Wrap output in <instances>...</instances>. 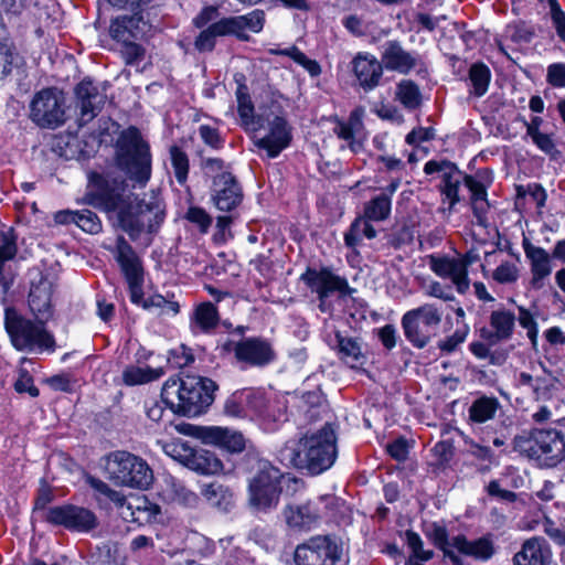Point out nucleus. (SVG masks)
Masks as SVG:
<instances>
[{
	"label": "nucleus",
	"instance_id": "nucleus-1",
	"mask_svg": "<svg viewBox=\"0 0 565 565\" xmlns=\"http://www.w3.org/2000/svg\"><path fill=\"white\" fill-rule=\"evenodd\" d=\"M89 204L107 213H116L117 225L137 241L142 232L154 234L166 218V204L159 190H151L142 199L126 194L127 183L113 172L92 173Z\"/></svg>",
	"mask_w": 565,
	"mask_h": 565
},
{
	"label": "nucleus",
	"instance_id": "nucleus-2",
	"mask_svg": "<svg viewBox=\"0 0 565 565\" xmlns=\"http://www.w3.org/2000/svg\"><path fill=\"white\" fill-rule=\"evenodd\" d=\"M337 436L331 424L299 440L287 441L278 451L277 460L287 468H295L317 476L328 470L337 458Z\"/></svg>",
	"mask_w": 565,
	"mask_h": 565
},
{
	"label": "nucleus",
	"instance_id": "nucleus-3",
	"mask_svg": "<svg viewBox=\"0 0 565 565\" xmlns=\"http://www.w3.org/2000/svg\"><path fill=\"white\" fill-rule=\"evenodd\" d=\"M216 390V383L207 377L169 379L163 384L161 398L174 414L193 417L213 403Z\"/></svg>",
	"mask_w": 565,
	"mask_h": 565
},
{
	"label": "nucleus",
	"instance_id": "nucleus-4",
	"mask_svg": "<svg viewBox=\"0 0 565 565\" xmlns=\"http://www.w3.org/2000/svg\"><path fill=\"white\" fill-rule=\"evenodd\" d=\"M345 508L332 495L319 497L301 504H287L281 511L285 523L290 529L310 530L318 527L322 520L328 525L348 526Z\"/></svg>",
	"mask_w": 565,
	"mask_h": 565
},
{
	"label": "nucleus",
	"instance_id": "nucleus-5",
	"mask_svg": "<svg viewBox=\"0 0 565 565\" xmlns=\"http://www.w3.org/2000/svg\"><path fill=\"white\" fill-rule=\"evenodd\" d=\"M151 24L141 12L120 14L111 19L109 36L116 44V51L126 65L138 67L146 57L147 50L142 40L147 36Z\"/></svg>",
	"mask_w": 565,
	"mask_h": 565
},
{
	"label": "nucleus",
	"instance_id": "nucleus-6",
	"mask_svg": "<svg viewBox=\"0 0 565 565\" xmlns=\"http://www.w3.org/2000/svg\"><path fill=\"white\" fill-rule=\"evenodd\" d=\"M151 152L140 130L130 126L122 130L116 141V163L126 175L145 186L151 177Z\"/></svg>",
	"mask_w": 565,
	"mask_h": 565
},
{
	"label": "nucleus",
	"instance_id": "nucleus-7",
	"mask_svg": "<svg viewBox=\"0 0 565 565\" xmlns=\"http://www.w3.org/2000/svg\"><path fill=\"white\" fill-rule=\"evenodd\" d=\"M4 329L13 348L20 352L47 351L56 348L54 335L45 328L46 321H35L22 316L15 308L4 310Z\"/></svg>",
	"mask_w": 565,
	"mask_h": 565
},
{
	"label": "nucleus",
	"instance_id": "nucleus-8",
	"mask_svg": "<svg viewBox=\"0 0 565 565\" xmlns=\"http://www.w3.org/2000/svg\"><path fill=\"white\" fill-rule=\"evenodd\" d=\"M514 450L530 459L540 460L554 467L565 457V440L558 429H533L529 434L515 436Z\"/></svg>",
	"mask_w": 565,
	"mask_h": 565
},
{
	"label": "nucleus",
	"instance_id": "nucleus-9",
	"mask_svg": "<svg viewBox=\"0 0 565 565\" xmlns=\"http://www.w3.org/2000/svg\"><path fill=\"white\" fill-rule=\"evenodd\" d=\"M443 309L436 303H423L406 311L401 319L405 339L416 349L426 348L438 333Z\"/></svg>",
	"mask_w": 565,
	"mask_h": 565
},
{
	"label": "nucleus",
	"instance_id": "nucleus-10",
	"mask_svg": "<svg viewBox=\"0 0 565 565\" xmlns=\"http://www.w3.org/2000/svg\"><path fill=\"white\" fill-rule=\"evenodd\" d=\"M105 470L110 480L120 486L147 489L153 481V473L142 458L124 450L110 452Z\"/></svg>",
	"mask_w": 565,
	"mask_h": 565
},
{
	"label": "nucleus",
	"instance_id": "nucleus-11",
	"mask_svg": "<svg viewBox=\"0 0 565 565\" xmlns=\"http://www.w3.org/2000/svg\"><path fill=\"white\" fill-rule=\"evenodd\" d=\"M286 475L269 462L260 463L249 480V504L258 512H269L277 508L282 492L281 482Z\"/></svg>",
	"mask_w": 565,
	"mask_h": 565
},
{
	"label": "nucleus",
	"instance_id": "nucleus-12",
	"mask_svg": "<svg viewBox=\"0 0 565 565\" xmlns=\"http://www.w3.org/2000/svg\"><path fill=\"white\" fill-rule=\"evenodd\" d=\"M224 413L231 417L273 422L276 419L267 394L258 388H243L231 394L224 403Z\"/></svg>",
	"mask_w": 565,
	"mask_h": 565
},
{
	"label": "nucleus",
	"instance_id": "nucleus-13",
	"mask_svg": "<svg viewBox=\"0 0 565 565\" xmlns=\"http://www.w3.org/2000/svg\"><path fill=\"white\" fill-rule=\"evenodd\" d=\"M345 552V543L335 533L317 535L297 546L296 565H335Z\"/></svg>",
	"mask_w": 565,
	"mask_h": 565
},
{
	"label": "nucleus",
	"instance_id": "nucleus-14",
	"mask_svg": "<svg viewBox=\"0 0 565 565\" xmlns=\"http://www.w3.org/2000/svg\"><path fill=\"white\" fill-rule=\"evenodd\" d=\"M30 119L40 128L56 129L66 121L65 96L56 87L39 90L30 103Z\"/></svg>",
	"mask_w": 565,
	"mask_h": 565
},
{
	"label": "nucleus",
	"instance_id": "nucleus-15",
	"mask_svg": "<svg viewBox=\"0 0 565 565\" xmlns=\"http://www.w3.org/2000/svg\"><path fill=\"white\" fill-rule=\"evenodd\" d=\"M262 122L263 126L267 124L268 134L256 139L254 143L258 149L265 150L269 158H276L292 140L291 126L281 105L273 103Z\"/></svg>",
	"mask_w": 565,
	"mask_h": 565
},
{
	"label": "nucleus",
	"instance_id": "nucleus-16",
	"mask_svg": "<svg viewBox=\"0 0 565 565\" xmlns=\"http://www.w3.org/2000/svg\"><path fill=\"white\" fill-rule=\"evenodd\" d=\"M222 352L234 353L236 361L244 366L264 367L276 360L271 342L263 337L243 338L239 341L226 340Z\"/></svg>",
	"mask_w": 565,
	"mask_h": 565
},
{
	"label": "nucleus",
	"instance_id": "nucleus-17",
	"mask_svg": "<svg viewBox=\"0 0 565 565\" xmlns=\"http://www.w3.org/2000/svg\"><path fill=\"white\" fill-rule=\"evenodd\" d=\"M312 292H316L319 300V309L326 312L327 299L339 292L340 297L351 296L355 289L350 287L345 277L335 275L331 268L321 267L316 269L307 267L299 278Z\"/></svg>",
	"mask_w": 565,
	"mask_h": 565
},
{
	"label": "nucleus",
	"instance_id": "nucleus-18",
	"mask_svg": "<svg viewBox=\"0 0 565 565\" xmlns=\"http://www.w3.org/2000/svg\"><path fill=\"white\" fill-rule=\"evenodd\" d=\"M433 534L435 544L444 552V557L448 558L452 565H463L462 558L456 551L479 559H488L494 552L493 544L488 537L469 542L463 535L449 539L448 532H433Z\"/></svg>",
	"mask_w": 565,
	"mask_h": 565
},
{
	"label": "nucleus",
	"instance_id": "nucleus-19",
	"mask_svg": "<svg viewBox=\"0 0 565 565\" xmlns=\"http://www.w3.org/2000/svg\"><path fill=\"white\" fill-rule=\"evenodd\" d=\"M381 62L385 70L403 75L416 70L422 77L428 75L427 66L416 51H407L397 40H388L381 46Z\"/></svg>",
	"mask_w": 565,
	"mask_h": 565
},
{
	"label": "nucleus",
	"instance_id": "nucleus-20",
	"mask_svg": "<svg viewBox=\"0 0 565 565\" xmlns=\"http://www.w3.org/2000/svg\"><path fill=\"white\" fill-rule=\"evenodd\" d=\"M45 520L53 526L68 530H95L99 526V520L93 510L73 503L50 508Z\"/></svg>",
	"mask_w": 565,
	"mask_h": 565
},
{
	"label": "nucleus",
	"instance_id": "nucleus-21",
	"mask_svg": "<svg viewBox=\"0 0 565 565\" xmlns=\"http://www.w3.org/2000/svg\"><path fill=\"white\" fill-rule=\"evenodd\" d=\"M106 83L99 85L90 77L83 78L74 88L81 124L92 121L103 109L106 100Z\"/></svg>",
	"mask_w": 565,
	"mask_h": 565
},
{
	"label": "nucleus",
	"instance_id": "nucleus-22",
	"mask_svg": "<svg viewBox=\"0 0 565 565\" xmlns=\"http://www.w3.org/2000/svg\"><path fill=\"white\" fill-rule=\"evenodd\" d=\"M30 291L28 305L35 319L47 321L53 316V284L42 270L33 268L29 271Z\"/></svg>",
	"mask_w": 565,
	"mask_h": 565
},
{
	"label": "nucleus",
	"instance_id": "nucleus-23",
	"mask_svg": "<svg viewBox=\"0 0 565 565\" xmlns=\"http://www.w3.org/2000/svg\"><path fill=\"white\" fill-rule=\"evenodd\" d=\"M243 188L231 172L214 174L211 185V200L222 212L232 213L242 204Z\"/></svg>",
	"mask_w": 565,
	"mask_h": 565
},
{
	"label": "nucleus",
	"instance_id": "nucleus-24",
	"mask_svg": "<svg viewBox=\"0 0 565 565\" xmlns=\"http://www.w3.org/2000/svg\"><path fill=\"white\" fill-rule=\"evenodd\" d=\"M426 174L439 173L443 186L441 193L449 201V209H452L459 201V189L461 183L466 185L467 174L460 171L456 163L449 160H429L424 166Z\"/></svg>",
	"mask_w": 565,
	"mask_h": 565
},
{
	"label": "nucleus",
	"instance_id": "nucleus-25",
	"mask_svg": "<svg viewBox=\"0 0 565 565\" xmlns=\"http://www.w3.org/2000/svg\"><path fill=\"white\" fill-rule=\"evenodd\" d=\"M516 316L505 308L493 310L489 317V327L480 329V338L491 345L509 341L514 332Z\"/></svg>",
	"mask_w": 565,
	"mask_h": 565
},
{
	"label": "nucleus",
	"instance_id": "nucleus-26",
	"mask_svg": "<svg viewBox=\"0 0 565 565\" xmlns=\"http://www.w3.org/2000/svg\"><path fill=\"white\" fill-rule=\"evenodd\" d=\"M351 66L359 86L365 93L375 89L381 84L384 67L374 55L360 52L353 57Z\"/></svg>",
	"mask_w": 565,
	"mask_h": 565
},
{
	"label": "nucleus",
	"instance_id": "nucleus-27",
	"mask_svg": "<svg viewBox=\"0 0 565 565\" xmlns=\"http://www.w3.org/2000/svg\"><path fill=\"white\" fill-rule=\"evenodd\" d=\"M330 348L335 352L339 360L351 369H361L367 361V356L362 349L361 338L351 337L338 330L334 332V339L330 343Z\"/></svg>",
	"mask_w": 565,
	"mask_h": 565
},
{
	"label": "nucleus",
	"instance_id": "nucleus-28",
	"mask_svg": "<svg viewBox=\"0 0 565 565\" xmlns=\"http://www.w3.org/2000/svg\"><path fill=\"white\" fill-rule=\"evenodd\" d=\"M180 447L184 454L180 455L183 463L191 470L201 475H215L223 470V463L215 452L204 448H192L185 443L174 445Z\"/></svg>",
	"mask_w": 565,
	"mask_h": 565
},
{
	"label": "nucleus",
	"instance_id": "nucleus-29",
	"mask_svg": "<svg viewBox=\"0 0 565 565\" xmlns=\"http://www.w3.org/2000/svg\"><path fill=\"white\" fill-rule=\"evenodd\" d=\"M430 269L441 278H450L456 290L463 295L470 287V279L467 276L465 265L460 264L457 258L448 256H430Z\"/></svg>",
	"mask_w": 565,
	"mask_h": 565
},
{
	"label": "nucleus",
	"instance_id": "nucleus-30",
	"mask_svg": "<svg viewBox=\"0 0 565 565\" xmlns=\"http://www.w3.org/2000/svg\"><path fill=\"white\" fill-rule=\"evenodd\" d=\"M265 11L255 9L247 14L223 18L228 35L236 36L241 41H248L249 36L246 33H259L265 24Z\"/></svg>",
	"mask_w": 565,
	"mask_h": 565
},
{
	"label": "nucleus",
	"instance_id": "nucleus-31",
	"mask_svg": "<svg viewBox=\"0 0 565 565\" xmlns=\"http://www.w3.org/2000/svg\"><path fill=\"white\" fill-rule=\"evenodd\" d=\"M237 82V88L235 92L236 102H237V113L241 119V125L245 130H256L263 127V118L266 113L260 114L258 116L255 115V107L252 100L249 88L246 85L244 77L242 76V81Z\"/></svg>",
	"mask_w": 565,
	"mask_h": 565
},
{
	"label": "nucleus",
	"instance_id": "nucleus-32",
	"mask_svg": "<svg viewBox=\"0 0 565 565\" xmlns=\"http://www.w3.org/2000/svg\"><path fill=\"white\" fill-rule=\"evenodd\" d=\"M111 253L125 278L143 275L141 258L122 235L116 238Z\"/></svg>",
	"mask_w": 565,
	"mask_h": 565
},
{
	"label": "nucleus",
	"instance_id": "nucleus-33",
	"mask_svg": "<svg viewBox=\"0 0 565 565\" xmlns=\"http://www.w3.org/2000/svg\"><path fill=\"white\" fill-rule=\"evenodd\" d=\"M522 245L525 256L531 263L532 286L537 289L542 288V280L552 271L550 255L543 248L534 246L526 237L523 238Z\"/></svg>",
	"mask_w": 565,
	"mask_h": 565
},
{
	"label": "nucleus",
	"instance_id": "nucleus-34",
	"mask_svg": "<svg viewBox=\"0 0 565 565\" xmlns=\"http://www.w3.org/2000/svg\"><path fill=\"white\" fill-rule=\"evenodd\" d=\"M218 324L220 313L217 307L211 301L199 303L190 317V328L194 334H211Z\"/></svg>",
	"mask_w": 565,
	"mask_h": 565
},
{
	"label": "nucleus",
	"instance_id": "nucleus-35",
	"mask_svg": "<svg viewBox=\"0 0 565 565\" xmlns=\"http://www.w3.org/2000/svg\"><path fill=\"white\" fill-rule=\"evenodd\" d=\"M551 552L545 542L533 537L524 542L520 552L513 557L514 565H548Z\"/></svg>",
	"mask_w": 565,
	"mask_h": 565
},
{
	"label": "nucleus",
	"instance_id": "nucleus-36",
	"mask_svg": "<svg viewBox=\"0 0 565 565\" xmlns=\"http://www.w3.org/2000/svg\"><path fill=\"white\" fill-rule=\"evenodd\" d=\"M363 129V121L356 110L352 111L347 121L337 119V124L333 128L334 135L348 142L350 150L358 153L363 143L356 136Z\"/></svg>",
	"mask_w": 565,
	"mask_h": 565
},
{
	"label": "nucleus",
	"instance_id": "nucleus-37",
	"mask_svg": "<svg viewBox=\"0 0 565 565\" xmlns=\"http://www.w3.org/2000/svg\"><path fill=\"white\" fill-rule=\"evenodd\" d=\"M204 431L210 444L220 446L230 452H242L246 447V439L239 431L218 426Z\"/></svg>",
	"mask_w": 565,
	"mask_h": 565
},
{
	"label": "nucleus",
	"instance_id": "nucleus-38",
	"mask_svg": "<svg viewBox=\"0 0 565 565\" xmlns=\"http://www.w3.org/2000/svg\"><path fill=\"white\" fill-rule=\"evenodd\" d=\"M124 510L128 515L127 521L136 522L140 526L151 523L160 514V508L150 503L145 497L127 501Z\"/></svg>",
	"mask_w": 565,
	"mask_h": 565
},
{
	"label": "nucleus",
	"instance_id": "nucleus-39",
	"mask_svg": "<svg viewBox=\"0 0 565 565\" xmlns=\"http://www.w3.org/2000/svg\"><path fill=\"white\" fill-rule=\"evenodd\" d=\"M202 493L213 507L222 512H230L235 505L233 491L222 483L205 484Z\"/></svg>",
	"mask_w": 565,
	"mask_h": 565
},
{
	"label": "nucleus",
	"instance_id": "nucleus-40",
	"mask_svg": "<svg viewBox=\"0 0 565 565\" xmlns=\"http://www.w3.org/2000/svg\"><path fill=\"white\" fill-rule=\"evenodd\" d=\"M499 407L500 403L495 397H478L468 408L469 420L473 424H483L495 416Z\"/></svg>",
	"mask_w": 565,
	"mask_h": 565
},
{
	"label": "nucleus",
	"instance_id": "nucleus-41",
	"mask_svg": "<svg viewBox=\"0 0 565 565\" xmlns=\"http://www.w3.org/2000/svg\"><path fill=\"white\" fill-rule=\"evenodd\" d=\"M126 555L116 543L97 546L90 554L88 565H125Z\"/></svg>",
	"mask_w": 565,
	"mask_h": 565
},
{
	"label": "nucleus",
	"instance_id": "nucleus-42",
	"mask_svg": "<svg viewBox=\"0 0 565 565\" xmlns=\"http://www.w3.org/2000/svg\"><path fill=\"white\" fill-rule=\"evenodd\" d=\"M163 375V370L152 369L150 366L140 367L137 365H128L122 371V383L127 386H135L146 384L160 379Z\"/></svg>",
	"mask_w": 565,
	"mask_h": 565
},
{
	"label": "nucleus",
	"instance_id": "nucleus-43",
	"mask_svg": "<svg viewBox=\"0 0 565 565\" xmlns=\"http://www.w3.org/2000/svg\"><path fill=\"white\" fill-rule=\"evenodd\" d=\"M226 35L228 32L222 18L200 32L194 41V47L199 52H211L215 47L216 39Z\"/></svg>",
	"mask_w": 565,
	"mask_h": 565
},
{
	"label": "nucleus",
	"instance_id": "nucleus-44",
	"mask_svg": "<svg viewBox=\"0 0 565 565\" xmlns=\"http://www.w3.org/2000/svg\"><path fill=\"white\" fill-rule=\"evenodd\" d=\"M391 196L387 193H381L364 204L363 216L369 221H385L391 214Z\"/></svg>",
	"mask_w": 565,
	"mask_h": 565
},
{
	"label": "nucleus",
	"instance_id": "nucleus-45",
	"mask_svg": "<svg viewBox=\"0 0 565 565\" xmlns=\"http://www.w3.org/2000/svg\"><path fill=\"white\" fill-rule=\"evenodd\" d=\"M468 77L471 85L470 94L476 97L483 96L491 79L490 68L482 62L473 63L469 68Z\"/></svg>",
	"mask_w": 565,
	"mask_h": 565
},
{
	"label": "nucleus",
	"instance_id": "nucleus-46",
	"mask_svg": "<svg viewBox=\"0 0 565 565\" xmlns=\"http://www.w3.org/2000/svg\"><path fill=\"white\" fill-rule=\"evenodd\" d=\"M396 97L409 110L417 109L422 105V93L412 79H403L397 84Z\"/></svg>",
	"mask_w": 565,
	"mask_h": 565
},
{
	"label": "nucleus",
	"instance_id": "nucleus-47",
	"mask_svg": "<svg viewBox=\"0 0 565 565\" xmlns=\"http://www.w3.org/2000/svg\"><path fill=\"white\" fill-rule=\"evenodd\" d=\"M174 177L179 184H185L190 170L189 157L179 146L173 145L169 149Z\"/></svg>",
	"mask_w": 565,
	"mask_h": 565
},
{
	"label": "nucleus",
	"instance_id": "nucleus-48",
	"mask_svg": "<svg viewBox=\"0 0 565 565\" xmlns=\"http://www.w3.org/2000/svg\"><path fill=\"white\" fill-rule=\"evenodd\" d=\"M470 328L466 322L458 326L452 334L440 339L437 342V348L443 354H451L466 341L469 334Z\"/></svg>",
	"mask_w": 565,
	"mask_h": 565
},
{
	"label": "nucleus",
	"instance_id": "nucleus-49",
	"mask_svg": "<svg viewBox=\"0 0 565 565\" xmlns=\"http://www.w3.org/2000/svg\"><path fill=\"white\" fill-rule=\"evenodd\" d=\"M3 35H0V79L7 77L13 65L14 46L9 36L6 35V28L0 25Z\"/></svg>",
	"mask_w": 565,
	"mask_h": 565
},
{
	"label": "nucleus",
	"instance_id": "nucleus-50",
	"mask_svg": "<svg viewBox=\"0 0 565 565\" xmlns=\"http://www.w3.org/2000/svg\"><path fill=\"white\" fill-rule=\"evenodd\" d=\"M487 181L488 183L491 182V179L489 178V174L487 171H479L477 173V177L467 174L466 179V188L470 192V199H477V200H484L487 198V184L483 181Z\"/></svg>",
	"mask_w": 565,
	"mask_h": 565
},
{
	"label": "nucleus",
	"instance_id": "nucleus-51",
	"mask_svg": "<svg viewBox=\"0 0 565 565\" xmlns=\"http://www.w3.org/2000/svg\"><path fill=\"white\" fill-rule=\"evenodd\" d=\"M76 225L85 233L92 235L98 234L103 230V224L98 215L87 209L78 211Z\"/></svg>",
	"mask_w": 565,
	"mask_h": 565
},
{
	"label": "nucleus",
	"instance_id": "nucleus-52",
	"mask_svg": "<svg viewBox=\"0 0 565 565\" xmlns=\"http://www.w3.org/2000/svg\"><path fill=\"white\" fill-rule=\"evenodd\" d=\"M18 253L17 235L10 227L8 231L0 232V262H8L15 257Z\"/></svg>",
	"mask_w": 565,
	"mask_h": 565
},
{
	"label": "nucleus",
	"instance_id": "nucleus-53",
	"mask_svg": "<svg viewBox=\"0 0 565 565\" xmlns=\"http://www.w3.org/2000/svg\"><path fill=\"white\" fill-rule=\"evenodd\" d=\"M194 362V354L191 348L181 344L169 351L168 363L172 367L183 369Z\"/></svg>",
	"mask_w": 565,
	"mask_h": 565
},
{
	"label": "nucleus",
	"instance_id": "nucleus-54",
	"mask_svg": "<svg viewBox=\"0 0 565 565\" xmlns=\"http://www.w3.org/2000/svg\"><path fill=\"white\" fill-rule=\"evenodd\" d=\"M466 444L469 446L467 449V452L476 458L477 460H480L482 462H488L487 466H483L480 468V471L486 472L490 470V465L494 462L495 455L493 450L488 446H482L473 440L466 441Z\"/></svg>",
	"mask_w": 565,
	"mask_h": 565
},
{
	"label": "nucleus",
	"instance_id": "nucleus-55",
	"mask_svg": "<svg viewBox=\"0 0 565 565\" xmlns=\"http://www.w3.org/2000/svg\"><path fill=\"white\" fill-rule=\"evenodd\" d=\"M185 218L190 223L198 225L202 233H206L212 224L211 215L200 206H190L185 214Z\"/></svg>",
	"mask_w": 565,
	"mask_h": 565
},
{
	"label": "nucleus",
	"instance_id": "nucleus-56",
	"mask_svg": "<svg viewBox=\"0 0 565 565\" xmlns=\"http://www.w3.org/2000/svg\"><path fill=\"white\" fill-rule=\"evenodd\" d=\"M362 225H363V217L358 216L354 218V221L351 223L348 231L344 233V244L347 247L353 249L355 253H358L355 249L361 244L362 238L364 237L362 232Z\"/></svg>",
	"mask_w": 565,
	"mask_h": 565
},
{
	"label": "nucleus",
	"instance_id": "nucleus-57",
	"mask_svg": "<svg viewBox=\"0 0 565 565\" xmlns=\"http://www.w3.org/2000/svg\"><path fill=\"white\" fill-rule=\"evenodd\" d=\"M403 540L407 543L414 557L420 561H428L433 557V552L423 548V541L416 532H404Z\"/></svg>",
	"mask_w": 565,
	"mask_h": 565
},
{
	"label": "nucleus",
	"instance_id": "nucleus-58",
	"mask_svg": "<svg viewBox=\"0 0 565 565\" xmlns=\"http://www.w3.org/2000/svg\"><path fill=\"white\" fill-rule=\"evenodd\" d=\"M14 390L18 393H28L32 397H38L40 394L32 375L25 369H20L19 376L14 382Z\"/></svg>",
	"mask_w": 565,
	"mask_h": 565
},
{
	"label": "nucleus",
	"instance_id": "nucleus-59",
	"mask_svg": "<svg viewBox=\"0 0 565 565\" xmlns=\"http://www.w3.org/2000/svg\"><path fill=\"white\" fill-rule=\"evenodd\" d=\"M386 451L392 459L403 462L408 458L409 444L406 438L398 437L386 445Z\"/></svg>",
	"mask_w": 565,
	"mask_h": 565
},
{
	"label": "nucleus",
	"instance_id": "nucleus-60",
	"mask_svg": "<svg viewBox=\"0 0 565 565\" xmlns=\"http://www.w3.org/2000/svg\"><path fill=\"white\" fill-rule=\"evenodd\" d=\"M199 135L203 142L212 149L218 150L224 146V139L217 128L209 125H201L199 127Z\"/></svg>",
	"mask_w": 565,
	"mask_h": 565
},
{
	"label": "nucleus",
	"instance_id": "nucleus-61",
	"mask_svg": "<svg viewBox=\"0 0 565 565\" xmlns=\"http://www.w3.org/2000/svg\"><path fill=\"white\" fill-rule=\"evenodd\" d=\"M547 3L557 35L565 42V12L562 10L557 0H547Z\"/></svg>",
	"mask_w": 565,
	"mask_h": 565
},
{
	"label": "nucleus",
	"instance_id": "nucleus-62",
	"mask_svg": "<svg viewBox=\"0 0 565 565\" xmlns=\"http://www.w3.org/2000/svg\"><path fill=\"white\" fill-rule=\"evenodd\" d=\"M520 326L526 330L527 337L533 344L536 343L537 339V324L534 320L533 315L525 308H519V316L516 317Z\"/></svg>",
	"mask_w": 565,
	"mask_h": 565
},
{
	"label": "nucleus",
	"instance_id": "nucleus-63",
	"mask_svg": "<svg viewBox=\"0 0 565 565\" xmlns=\"http://www.w3.org/2000/svg\"><path fill=\"white\" fill-rule=\"evenodd\" d=\"M493 279L500 284H511L518 279V269L512 263H502L493 271Z\"/></svg>",
	"mask_w": 565,
	"mask_h": 565
},
{
	"label": "nucleus",
	"instance_id": "nucleus-64",
	"mask_svg": "<svg viewBox=\"0 0 565 565\" xmlns=\"http://www.w3.org/2000/svg\"><path fill=\"white\" fill-rule=\"evenodd\" d=\"M487 493L491 498H495L502 502H514L518 494L513 491L502 489L498 480H491L486 487Z\"/></svg>",
	"mask_w": 565,
	"mask_h": 565
}]
</instances>
